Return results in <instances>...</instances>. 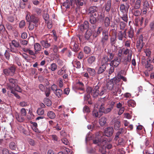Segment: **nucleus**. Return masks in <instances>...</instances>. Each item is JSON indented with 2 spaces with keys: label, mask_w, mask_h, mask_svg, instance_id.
<instances>
[{
  "label": "nucleus",
  "mask_w": 154,
  "mask_h": 154,
  "mask_svg": "<svg viewBox=\"0 0 154 154\" xmlns=\"http://www.w3.org/2000/svg\"><path fill=\"white\" fill-rule=\"evenodd\" d=\"M106 66L101 65L98 68L97 72V78L98 80H100L105 76L104 73L106 69Z\"/></svg>",
  "instance_id": "nucleus-3"
},
{
  "label": "nucleus",
  "mask_w": 154,
  "mask_h": 154,
  "mask_svg": "<svg viewBox=\"0 0 154 154\" xmlns=\"http://www.w3.org/2000/svg\"><path fill=\"white\" fill-rule=\"evenodd\" d=\"M34 48L35 50V54H37L41 50V46L38 43H35L34 45Z\"/></svg>",
  "instance_id": "nucleus-16"
},
{
  "label": "nucleus",
  "mask_w": 154,
  "mask_h": 154,
  "mask_svg": "<svg viewBox=\"0 0 154 154\" xmlns=\"http://www.w3.org/2000/svg\"><path fill=\"white\" fill-rule=\"evenodd\" d=\"M106 136L105 135H104L103 134L102 136H100L99 137H100V140H101V142L102 141V142H106L107 141V140L106 138H105V137Z\"/></svg>",
  "instance_id": "nucleus-56"
},
{
  "label": "nucleus",
  "mask_w": 154,
  "mask_h": 154,
  "mask_svg": "<svg viewBox=\"0 0 154 154\" xmlns=\"http://www.w3.org/2000/svg\"><path fill=\"white\" fill-rule=\"evenodd\" d=\"M92 32L91 30H88L87 31L85 34V38L86 40H88L92 35Z\"/></svg>",
  "instance_id": "nucleus-26"
},
{
  "label": "nucleus",
  "mask_w": 154,
  "mask_h": 154,
  "mask_svg": "<svg viewBox=\"0 0 154 154\" xmlns=\"http://www.w3.org/2000/svg\"><path fill=\"white\" fill-rule=\"evenodd\" d=\"M15 116L17 120L20 122H23L24 120V118L18 113H17L15 114Z\"/></svg>",
  "instance_id": "nucleus-31"
},
{
  "label": "nucleus",
  "mask_w": 154,
  "mask_h": 154,
  "mask_svg": "<svg viewBox=\"0 0 154 154\" xmlns=\"http://www.w3.org/2000/svg\"><path fill=\"white\" fill-rule=\"evenodd\" d=\"M120 9L121 12L122 13H125L126 11L125 6L123 4L120 5Z\"/></svg>",
  "instance_id": "nucleus-52"
},
{
  "label": "nucleus",
  "mask_w": 154,
  "mask_h": 154,
  "mask_svg": "<svg viewBox=\"0 0 154 154\" xmlns=\"http://www.w3.org/2000/svg\"><path fill=\"white\" fill-rule=\"evenodd\" d=\"M40 43L42 46L45 48H48L51 46L50 44L48 43L47 40H42L41 41Z\"/></svg>",
  "instance_id": "nucleus-25"
},
{
  "label": "nucleus",
  "mask_w": 154,
  "mask_h": 154,
  "mask_svg": "<svg viewBox=\"0 0 154 154\" xmlns=\"http://www.w3.org/2000/svg\"><path fill=\"white\" fill-rule=\"evenodd\" d=\"M118 39L119 40L122 41L123 38V32L121 31L119 32L117 35Z\"/></svg>",
  "instance_id": "nucleus-40"
},
{
  "label": "nucleus",
  "mask_w": 154,
  "mask_h": 154,
  "mask_svg": "<svg viewBox=\"0 0 154 154\" xmlns=\"http://www.w3.org/2000/svg\"><path fill=\"white\" fill-rule=\"evenodd\" d=\"M143 44L144 45V43L140 41H137L136 44V46L138 48L141 49L143 47Z\"/></svg>",
  "instance_id": "nucleus-50"
},
{
  "label": "nucleus",
  "mask_w": 154,
  "mask_h": 154,
  "mask_svg": "<svg viewBox=\"0 0 154 154\" xmlns=\"http://www.w3.org/2000/svg\"><path fill=\"white\" fill-rule=\"evenodd\" d=\"M25 24V22L24 20H21L19 23V27L21 28H23Z\"/></svg>",
  "instance_id": "nucleus-64"
},
{
  "label": "nucleus",
  "mask_w": 154,
  "mask_h": 154,
  "mask_svg": "<svg viewBox=\"0 0 154 154\" xmlns=\"http://www.w3.org/2000/svg\"><path fill=\"white\" fill-rule=\"evenodd\" d=\"M111 5V0H108L106 4L105 8L107 12H109L110 9Z\"/></svg>",
  "instance_id": "nucleus-30"
},
{
  "label": "nucleus",
  "mask_w": 154,
  "mask_h": 154,
  "mask_svg": "<svg viewBox=\"0 0 154 154\" xmlns=\"http://www.w3.org/2000/svg\"><path fill=\"white\" fill-rule=\"evenodd\" d=\"M93 90V89L90 87H88L86 89V91L88 93V94H90L91 93L92 94Z\"/></svg>",
  "instance_id": "nucleus-61"
},
{
  "label": "nucleus",
  "mask_w": 154,
  "mask_h": 154,
  "mask_svg": "<svg viewBox=\"0 0 154 154\" xmlns=\"http://www.w3.org/2000/svg\"><path fill=\"white\" fill-rule=\"evenodd\" d=\"M89 27V23L87 21H85L84 23L81 24L79 28V30L82 32L85 29H88Z\"/></svg>",
  "instance_id": "nucleus-15"
},
{
  "label": "nucleus",
  "mask_w": 154,
  "mask_h": 154,
  "mask_svg": "<svg viewBox=\"0 0 154 154\" xmlns=\"http://www.w3.org/2000/svg\"><path fill=\"white\" fill-rule=\"evenodd\" d=\"M27 21L29 22L28 28L30 30H32L35 27H37L39 21V18L34 15L30 16L27 14L26 16Z\"/></svg>",
  "instance_id": "nucleus-1"
},
{
  "label": "nucleus",
  "mask_w": 154,
  "mask_h": 154,
  "mask_svg": "<svg viewBox=\"0 0 154 154\" xmlns=\"http://www.w3.org/2000/svg\"><path fill=\"white\" fill-rule=\"evenodd\" d=\"M97 21L96 18L94 17L93 16H91L90 19V23L93 24H95Z\"/></svg>",
  "instance_id": "nucleus-38"
},
{
  "label": "nucleus",
  "mask_w": 154,
  "mask_h": 154,
  "mask_svg": "<svg viewBox=\"0 0 154 154\" xmlns=\"http://www.w3.org/2000/svg\"><path fill=\"white\" fill-rule=\"evenodd\" d=\"M43 17L45 21V23L48 24L49 20V14L47 13H44L43 15Z\"/></svg>",
  "instance_id": "nucleus-37"
},
{
  "label": "nucleus",
  "mask_w": 154,
  "mask_h": 154,
  "mask_svg": "<svg viewBox=\"0 0 154 154\" xmlns=\"http://www.w3.org/2000/svg\"><path fill=\"white\" fill-rule=\"evenodd\" d=\"M124 49V48L120 49L118 51L117 54L118 56L116 57H119L121 59L122 55V54H123V51Z\"/></svg>",
  "instance_id": "nucleus-41"
},
{
  "label": "nucleus",
  "mask_w": 154,
  "mask_h": 154,
  "mask_svg": "<svg viewBox=\"0 0 154 154\" xmlns=\"http://www.w3.org/2000/svg\"><path fill=\"white\" fill-rule=\"evenodd\" d=\"M128 105L129 106L134 107L136 106L135 102L133 100H130L128 101Z\"/></svg>",
  "instance_id": "nucleus-35"
},
{
  "label": "nucleus",
  "mask_w": 154,
  "mask_h": 154,
  "mask_svg": "<svg viewBox=\"0 0 154 154\" xmlns=\"http://www.w3.org/2000/svg\"><path fill=\"white\" fill-rule=\"evenodd\" d=\"M109 35L108 31L104 30L102 31V37L101 38L109 39Z\"/></svg>",
  "instance_id": "nucleus-28"
},
{
  "label": "nucleus",
  "mask_w": 154,
  "mask_h": 154,
  "mask_svg": "<svg viewBox=\"0 0 154 154\" xmlns=\"http://www.w3.org/2000/svg\"><path fill=\"white\" fill-rule=\"evenodd\" d=\"M110 20L108 17H106L104 20V24L106 27L108 26L110 24Z\"/></svg>",
  "instance_id": "nucleus-51"
},
{
  "label": "nucleus",
  "mask_w": 154,
  "mask_h": 154,
  "mask_svg": "<svg viewBox=\"0 0 154 154\" xmlns=\"http://www.w3.org/2000/svg\"><path fill=\"white\" fill-rule=\"evenodd\" d=\"M112 109V107H110L109 108H107L105 109L104 111H103V113L104 114H107L111 112Z\"/></svg>",
  "instance_id": "nucleus-57"
},
{
  "label": "nucleus",
  "mask_w": 154,
  "mask_h": 154,
  "mask_svg": "<svg viewBox=\"0 0 154 154\" xmlns=\"http://www.w3.org/2000/svg\"><path fill=\"white\" fill-rule=\"evenodd\" d=\"M109 61L108 55L105 54L103 55L101 60V64L106 66L108 65V62Z\"/></svg>",
  "instance_id": "nucleus-14"
},
{
  "label": "nucleus",
  "mask_w": 154,
  "mask_h": 154,
  "mask_svg": "<svg viewBox=\"0 0 154 154\" xmlns=\"http://www.w3.org/2000/svg\"><path fill=\"white\" fill-rule=\"evenodd\" d=\"M16 68L14 65L10 67L8 69H4L3 71L4 73L6 75L12 76L15 73Z\"/></svg>",
  "instance_id": "nucleus-4"
},
{
  "label": "nucleus",
  "mask_w": 154,
  "mask_h": 154,
  "mask_svg": "<svg viewBox=\"0 0 154 154\" xmlns=\"http://www.w3.org/2000/svg\"><path fill=\"white\" fill-rule=\"evenodd\" d=\"M84 51L87 54H90L91 52V48L88 46H85L84 48Z\"/></svg>",
  "instance_id": "nucleus-45"
},
{
  "label": "nucleus",
  "mask_w": 154,
  "mask_h": 154,
  "mask_svg": "<svg viewBox=\"0 0 154 154\" xmlns=\"http://www.w3.org/2000/svg\"><path fill=\"white\" fill-rule=\"evenodd\" d=\"M54 93L58 98L60 97L63 94V91L61 89H57Z\"/></svg>",
  "instance_id": "nucleus-33"
},
{
  "label": "nucleus",
  "mask_w": 154,
  "mask_h": 154,
  "mask_svg": "<svg viewBox=\"0 0 154 154\" xmlns=\"http://www.w3.org/2000/svg\"><path fill=\"white\" fill-rule=\"evenodd\" d=\"M107 119L105 117H102L99 120V122L100 126H103L106 124Z\"/></svg>",
  "instance_id": "nucleus-23"
},
{
  "label": "nucleus",
  "mask_w": 154,
  "mask_h": 154,
  "mask_svg": "<svg viewBox=\"0 0 154 154\" xmlns=\"http://www.w3.org/2000/svg\"><path fill=\"white\" fill-rule=\"evenodd\" d=\"M121 61V59L119 57H115L114 59L111 60L110 63V66L117 67L119 65Z\"/></svg>",
  "instance_id": "nucleus-8"
},
{
  "label": "nucleus",
  "mask_w": 154,
  "mask_h": 154,
  "mask_svg": "<svg viewBox=\"0 0 154 154\" xmlns=\"http://www.w3.org/2000/svg\"><path fill=\"white\" fill-rule=\"evenodd\" d=\"M104 17V15L103 13H101L100 14H98L97 17V20L100 21H103Z\"/></svg>",
  "instance_id": "nucleus-42"
},
{
  "label": "nucleus",
  "mask_w": 154,
  "mask_h": 154,
  "mask_svg": "<svg viewBox=\"0 0 154 154\" xmlns=\"http://www.w3.org/2000/svg\"><path fill=\"white\" fill-rule=\"evenodd\" d=\"M111 92L114 95L118 96L119 95L121 96V89L117 85V83L114 85Z\"/></svg>",
  "instance_id": "nucleus-11"
},
{
  "label": "nucleus",
  "mask_w": 154,
  "mask_h": 154,
  "mask_svg": "<svg viewBox=\"0 0 154 154\" xmlns=\"http://www.w3.org/2000/svg\"><path fill=\"white\" fill-rule=\"evenodd\" d=\"M11 44V46L13 45L16 48H22L21 46L19 44L18 42L15 40H13L12 41L11 43H10Z\"/></svg>",
  "instance_id": "nucleus-21"
},
{
  "label": "nucleus",
  "mask_w": 154,
  "mask_h": 154,
  "mask_svg": "<svg viewBox=\"0 0 154 154\" xmlns=\"http://www.w3.org/2000/svg\"><path fill=\"white\" fill-rule=\"evenodd\" d=\"M87 70L90 75L92 76H94L96 74V71L94 69L90 68H87Z\"/></svg>",
  "instance_id": "nucleus-27"
},
{
  "label": "nucleus",
  "mask_w": 154,
  "mask_h": 154,
  "mask_svg": "<svg viewBox=\"0 0 154 154\" xmlns=\"http://www.w3.org/2000/svg\"><path fill=\"white\" fill-rule=\"evenodd\" d=\"M28 142L30 145L32 146H34L36 144L35 141L31 138L28 139Z\"/></svg>",
  "instance_id": "nucleus-53"
},
{
  "label": "nucleus",
  "mask_w": 154,
  "mask_h": 154,
  "mask_svg": "<svg viewBox=\"0 0 154 154\" xmlns=\"http://www.w3.org/2000/svg\"><path fill=\"white\" fill-rule=\"evenodd\" d=\"M120 26L121 29L123 30L126 26V24L124 22L121 21L120 22Z\"/></svg>",
  "instance_id": "nucleus-55"
},
{
  "label": "nucleus",
  "mask_w": 154,
  "mask_h": 154,
  "mask_svg": "<svg viewBox=\"0 0 154 154\" xmlns=\"http://www.w3.org/2000/svg\"><path fill=\"white\" fill-rule=\"evenodd\" d=\"M105 109L104 104L102 103L99 109V113H103V111H104Z\"/></svg>",
  "instance_id": "nucleus-47"
},
{
  "label": "nucleus",
  "mask_w": 154,
  "mask_h": 154,
  "mask_svg": "<svg viewBox=\"0 0 154 154\" xmlns=\"http://www.w3.org/2000/svg\"><path fill=\"white\" fill-rule=\"evenodd\" d=\"M141 63L142 65L144 66L145 68L147 70L150 71L153 69V66L150 63H148L145 59L143 60Z\"/></svg>",
  "instance_id": "nucleus-9"
},
{
  "label": "nucleus",
  "mask_w": 154,
  "mask_h": 154,
  "mask_svg": "<svg viewBox=\"0 0 154 154\" xmlns=\"http://www.w3.org/2000/svg\"><path fill=\"white\" fill-rule=\"evenodd\" d=\"M120 17L125 22L127 23L128 22V15L127 14H123L122 16Z\"/></svg>",
  "instance_id": "nucleus-54"
},
{
  "label": "nucleus",
  "mask_w": 154,
  "mask_h": 154,
  "mask_svg": "<svg viewBox=\"0 0 154 154\" xmlns=\"http://www.w3.org/2000/svg\"><path fill=\"white\" fill-rule=\"evenodd\" d=\"M131 57H125L122 60V62L126 68H128L130 64Z\"/></svg>",
  "instance_id": "nucleus-10"
},
{
  "label": "nucleus",
  "mask_w": 154,
  "mask_h": 154,
  "mask_svg": "<svg viewBox=\"0 0 154 154\" xmlns=\"http://www.w3.org/2000/svg\"><path fill=\"white\" fill-rule=\"evenodd\" d=\"M99 136L100 135L97 136L93 140V143L95 144H97L98 145H99L101 143V140Z\"/></svg>",
  "instance_id": "nucleus-32"
},
{
  "label": "nucleus",
  "mask_w": 154,
  "mask_h": 154,
  "mask_svg": "<svg viewBox=\"0 0 154 154\" xmlns=\"http://www.w3.org/2000/svg\"><path fill=\"white\" fill-rule=\"evenodd\" d=\"M148 57L146 59L145 57H143L142 58L141 61H142L143 60L145 59L146 61H147L148 63H151L152 58L150 56Z\"/></svg>",
  "instance_id": "nucleus-58"
},
{
  "label": "nucleus",
  "mask_w": 154,
  "mask_h": 154,
  "mask_svg": "<svg viewBox=\"0 0 154 154\" xmlns=\"http://www.w3.org/2000/svg\"><path fill=\"white\" fill-rule=\"evenodd\" d=\"M9 83H8L7 88L8 89L11 90L13 89L17 83V80L14 79L10 78L9 79Z\"/></svg>",
  "instance_id": "nucleus-5"
},
{
  "label": "nucleus",
  "mask_w": 154,
  "mask_h": 154,
  "mask_svg": "<svg viewBox=\"0 0 154 154\" xmlns=\"http://www.w3.org/2000/svg\"><path fill=\"white\" fill-rule=\"evenodd\" d=\"M98 10V8L95 6H91L88 9V12L90 14L96 12Z\"/></svg>",
  "instance_id": "nucleus-19"
},
{
  "label": "nucleus",
  "mask_w": 154,
  "mask_h": 154,
  "mask_svg": "<svg viewBox=\"0 0 154 154\" xmlns=\"http://www.w3.org/2000/svg\"><path fill=\"white\" fill-rule=\"evenodd\" d=\"M115 35L111 37L110 38V44L112 46L114 45L116 43V33L115 32Z\"/></svg>",
  "instance_id": "nucleus-17"
},
{
  "label": "nucleus",
  "mask_w": 154,
  "mask_h": 154,
  "mask_svg": "<svg viewBox=\"0 0 154 154\" xmlns=\"http://www.w3.org/2000/svg\"><path fill=\"white\" fill-rule=\"evenodd\" d=\"M109 39L101 38L100 41L101 44L103 48H105L107 45V43Z\"/></svg>",
  "instance_id": "nucleus-29"
},
{
  "label": "nucleus",
  "mask_w": 154,
  "mask_h": 154,
  "mask_svg": "<svg viewBox=\"0 0 154 154\" xmlns=\"http://www.w3.org/2000/svg\"><path fill=\"white\" fill-rule=\"evenodd\" d=\"M113 132L114 130L112 127H109L105 129L104 134L105 136L108 137H110L112 135Z\"/></svg>",
  "instance_id": "nucleus-12"
},
{
  "label": "nucleus",
  "mask_w": 154,
  "mask_h": 154,
  "mask_svg": "<svg viewBox=\"0 0 154 154\" xmlns=\"http://www.w3.org/2000/svg\"><path fill=\"white\" fill-rule=\"evenodd\" d=\"M47 115L48 117L51 119H54L55 116L54 113L52 111H49L48 112Z\"/></svg>",
  "instance_id": "nucleus-39"
},
{
  "label": "nucleus",
  "mask_w": 154,
  "mask_h": 154,
  "mask_svg": "<svg viewBox=\"0 0 154 154\" xmlns=\"http://www.w3.org/2000/svg\"><path fill=\"white\" fill-rule=\"evenodd\" d=\"M77 84L79 85V86L80 88H79V89L83 91H84V84L83 83L81 82H79L77 83Z\"/></svg>",
  "instance_id": "nucleus-62"
},
{
  "label": "nucleus",
  "mask_w": 154,
  "mask_h": 154,
  "mask_svg": "<svg viewBox=\"0 0 154 154\" xmlns=\"http://www.w3.org/2000/svg\"><path fill=\"white\" fill-rule=\"evenodd\" d=\"M45 103L47 106H50L51 104V102L49 99L47 98H45L44 100Z\"/></svg>",
  "instance_id": "nucleus-43"
},
{
  "label": "nucleus",
  "mask_w": 154,
  "mask_h": 154,
  "mask_svg": "<svg viewBox=\"0 0 154 154\" xmlns=\"http://www.w3.org/2000/svg\"><path fill=\"white\" fill-rule=\"evenodd\" d=\"M110 66V67L107 71V72L109 74H112V73L114 72V67L112 66Z\"/></svg>",
  "instance_id": "nucleus-60"
},
{
  "label": "nucleus",
  "mask_w": 154,
  "mask_h": 154,
  "mask_svg": "<svg viewBox=\"0 0 154 154\" xmlns=\"http://www.w3.org/2000/svg\"><path fill=\"white\" fill-rule=\"evenodd\" d=\"M134 20L135 22L137 23V24L138 25H140V26H141L143 23V18L142 17L141 19H135Z\"/></svg>",
  "instance_id": "nucleus-46"
},
{
  "label": "nucleus",
  "mask_w": 154,
  "mask_h": 154,
  "mask_svg": "<svg viewBox=\"0 0 154 154\" xmlns=\"http://www.w3.org/2000/svg\"><path fill=\"white\" fill-rule=\"evenodd\" d=\"M149 6L148 2L147 1H145L143 3V7L141 11L143 14H146L147 11L149 10Z\"/></svg>",
  "instance_id": "nucleus-13"
},
{
  "label": "nucleus",
  "mask_w": 154,
  "mask_h": 154,
  "mask_svg": "<svg viewBox=\"0 0 154 154\" xmlns=\"http://www.w3.org/2000/svg\"><path fill=\"white\" fill-rule=\"evenodd\" d=\"M10 148L13 150H15L17 147V146L14 142H11L9 144Z\"/></svg>",
  "instance_id": "nucleus-34"
},
{
  "label": "nucleus",
  "mask_w": 154,
  "mask_h": 154,
  "mask_svg": "<svg viewBox=\"0 0 154 154\" xmlns=\"http://www.w3.org/2000/svg\"><path fill=\"white\" fill-rule=\"evenodd\" d=\"M112 122H114V128L115 130H118L120 126V122L115 119L112 120Z\"/></svg>",
  "instance_id": "nucleus-20"
},
{
  "label": "nucleus",
  "mask_w": 154,
  "mask_h": 154,
  "mask_svg": "<svg viewBox=\"0 0 154 154\" xmlns=\"http://www.w3.org/2000/svg\"><path fill=\"white\" fill-rule=\"evenodd\" d=\"M123 54L125 55H128L127 56L125 57H131L132 55V51L131 49L128 48L123 50Z\"/></svg>",
  "instance_id": "nucleus-18"
},
{
  "label": "nucleus",
  "mask_w": 154,
  "mask_h": 154,
  "mask_svg": "<svg viewBox=\"0 0 154 154\" xmlns=\"http://www.w3.org/2000/svg\"><path fill=\"white\" fill-rule=\"evenodd\" d=\"M104 50L105 52L106 53V55H108V56L109 57V61L111 60L114 57V54L112 52H109V50H106V48Z\"/></svg>",
  "instance_id": "nucleus-22"
},
{
  "label": "nucleus",
  "mask_w": 154,
  "mask_h": 154,
  "mask_svg": "<svg viewBox=\"0 0 154 154\" xmlns=\"http://www.w3.org/2000/svg\"><path fill=\"white\" fill-rule=\"evenodd\" d=\"M72 43H74L73 47V50L75 52H77L78 51L79 48H78V44L75 43H74V42H73L71 43V44Z\"/></svg>",
  "instance_id": "nucleus-49"
},
{
  "label": "nucleus",
  "mask_w": 154,
  "mask_h": 154,
  "mask_svg": "<svg viewBox=\"0 0 154 154\" xmlns=\"http://www.w3.org/2000/svg\"><path fill=\"white\" fill-rule=\"evenodd\" d=\"M100 86L98 85L93 87V91L91 95L94 97H97L98 95L101 96L106 92V90L104 88L100 89Z\"/></svg>",
  "instance_id": "nucleus-2"
},
{
  "label": "nucleus",
  "mask_w": 154,
  "mask_h": 154,
  "mask_svg": "<svg viewBox=\"0 0 154 154\" xmlns=\"http://www.w3.org/2000/svg\"><path fill=\"white\" fill-rule=\"evenodd\" d=\"M21 114L22 116H25L26 115V112L25 108H22L20 110Z\"/></svg>",
  "instance_id": "nucleus-59"
},
{
  "label": "nucleus",
  "mask_w": 154,
  "mask_h": 154,
  "mask_svg": "<svg viewBox=\"0 0 154 154\" xmlns=\"http://www.w3.org/2000/svg\"><path fill=\"white\" fill-rule=\"evenodd\" d=\"M141 0H130V4L133 5L134 9H139L141 5Z\"/></svg>",
  "instance_id": "nucleus-6"
},
{
  "label": "nucleus",
  "mask_w": 154,
  "mask_h": 154,
  "mask_svg": "<svg viewBox=\"0 0 154 154\" xmlns=\"http://www.w3.org/2000/svg\"><path fill=\"white\" fill-rule=\"evenodd\" d=\"M57 68V66L55 63H52L50 66V69L52 71H54L56 70Z\"/></svg>",
  "instance_id": "nucleus-48"
},
{
  "label": "nucleus",
  "mask_w": 154,
  "mask_h": 154,
  "mask_svg": "<svg viewBox=\"0 0 154 154\" xmlns=\"http://www.w3.org/2000/svg\"><path fill=\"white\" fill-rule=\"evenodd\" d=\"M119 81V79H118L117 78H114L112 79V82H108L107 84V89L109 91H112L113 88L115 85V84H116V83L118 82Z\"/></svg>",
  "instance_id": "nucleus-7"
},
{
  "label": "nucleus",
  "mask_w": 154,
  "mask_h": 154,
  "mask_svg": "<svg viewBox=\"0 0 154 154\" xmlns=\"http://www.w3.org/2000/svg\"><path fill=\"white\" fill-rule=\"evenodd\" d=\"M96 60V57L94 55H92L88 57V62L89 64L91 65Z\"/></svg>",
  "instance_id": "nucleus-24"
},
{
  "label": "nucleus",
  "mask_w": 154,
  "mask_h": 154,
  "mask_svg": "<svg viewBox=\"0 0 154 154\" xmlns=\"http://www.w3.org/2000/svg\"><path fill=\"white\" fill-rule=\"evenodd\" d=\"M92 115L94 116L95 117H100L102 115L101 113H99V112L96 110H94L92 112Z\"/></svg>",
  "instance_id": "nucleus-36"
},
{
  "label": "nucleus",
  "mask_w": 154,
  "mask_h": 154,
  "mask_svg": "<svg viewBox=\"0 0 154 154\" xmlns=\"http://www.w3.org/2000/svg\"><path fill=\"white\" fill-rule=\"evenodd\" d=\"M118 132L120 134H123L124 133H126V131L125 129L122 128H120Z\"/></svg>",
  "instance_id": "nucleus-63"
},
{
  "label": "nucleus",
  "mask_w": 154,
  "mask_h": 154,
  "mask_svg": "<svg viewBox=\"0 0 154 154\" xmlns=\"http://www.w3.org/2000/svg\"><path fill=\"white\" fill-rule=\"evenodd\" d=\"M37 113L39 115H42L44 114V110L42 108H39L37 111Z\"/></svg>",
  "instance_id": "nucleus-44"
}]
</instances>
